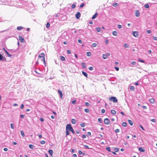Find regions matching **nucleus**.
I'll return each mask as SVG.
<instances>
[{
  "instance_id": "f257e3e1",
  "label": "nucleus",
  "mask_w": 157,
  "mask_h": 157,
  "mask_svg": "<svg viewBox=\"0 0 157 157\" xmlns=\"http://www.w3.org/2000/svg\"><path fill=\"white\" fill-rule=\"evenodd\" d=\"M109 100L112 101H113V102H117L118 101V100L117 98L115 97H112L110 98L109 99Z\"/></svg>"
},
{
  "instance_id": "f03ea898",
  "label": "nucleus",
  "mask_w": 157,
  "mask_h": 157,
  "mask_svg": "<svg viewBox=\"0 0 157 157\" xmlns=\"http://www.w3.org/2000/svg\"><path fill=\"white\" fill-rule=\"evenodd\" d=\"M72 127L71 124H68L66 126V130H68L69 131H70L73 129Z\"/></svg>"
},
{
  "instance_id": "7ed1b4c3",
  "label": "nucleus",
  "mask_w": 157,
  "mask_h": 157,
  "mask_svg": "<svg viewBox=\"0 0 157 157\" xmlns=\"http://www.w3.org/2000/svg\"><path fill=\"white\" fill-rule=\"evenodd\" d=\"M110 56V54L109 53H107L106 54H103L102 55V57L103 59H106L108 57Z\"/></svg>"
},
{
  "instance_id": "20e7f679",
  "label": "nucleus",
  "mask_w": 157,
  "mask_h": 157,
  "mask_svg": "<svg viewBox=\"0 0 157 157\" xmlns=\"http://www.w3.org/2000/svg\"><path fill=\"white\" fill-rule=\"evenodd\" d=\"M133 35L135 37H137L139 36L138 32L137 31H134L133 32Z\"/></svg>"
},
{
  "instance_id": "39448f33",
  "label": "nucleus",
  "mask_w": 157,
  "mask_h": 157,
  "mask_svg": "<svg viewBox=\"0 0 157 157\" xmlns=\"http://www.w3.org/2000/svg\"><path fill=\"white\" fill-rule=\"evenodd\" d=\"M104 123L106 124H109L110 123L109 120L107 118L105 119L104 120Z\"/></svg>"
},
{
  "instance_id": "423d86ee",
  "label": "nucleus",
  "mask_w": 157,
  "mask_h": 157,
  "mask_svg": "<svg viewBox=\"0 0 157 157\" xmlns=\"http://www.w3.org/2000/svg\"><path fill=\"white\" fill-rule=\"evenodd\" d=\"M44 56V54L43 53H42L39 55V58H41V60H42L44 59H45Z\"/></svg>"
},
{
  "instance_id": "0eeeda50",
  "label": "nucleus",
  "mask_w": 157,
  "mask_h": 157,
  "mask_svg": "<svg viewBox=\"0 0 157 157\" xmlns=\"http://www.w3.org/2000/svg\"><path fill=\"white\" fill-rule=\"evenodd\" d=\"M18 37H19V39L21 42L23 43V42H24L25 40H24V39L21 36H18Z\"/></svg>"
},
{
  "instance_id": "6e6552de",
  "label": "nucleus",
  "mask_w": 157,
  "mask_h": 157,
  "mask_svg": "<svg viewBox=\"0 0 157 157\" xmlns=\"http://www.w3.org/2000/svg\"><path fill=\"white\" fill-rule=\"evenodd\" d=\"M80 16L81 14L79 12H78L75 15V17L76 18L78 19L80 18Z\"/></svg>"
},
{
  "instance_id": "1a4fd4ad",
  "label": "nucleus",
  "mask_w": 157,
  "mask_h": 157,
  "mask_svg": "<svg viewBox=\"0 0 157 157\" xmlns=\"http://www.w3.org/2000/svg\"><path fill=\"white\" fill-rule=\"evenodd\" d=\"M135 15L137 17H138L140 16V12L138 10H136L135 11Z\"/></svg>"
},
{
  "instance_id": "9d476101",
  "label": "nucleus",
  "mask_w": 157,
  "mask_h": 157,
  "mask_svg": "<svg viewBox=\"0 0 157 157\" xmlns=\"http://www.w3.org/2000/svg\"><path fill=\"white\" fill-rule=\"evenodd\" d=\"M149 101L151 103H152V104H154L155 102V100L153 98H151V99H150L149 100Z\"/></svg>"
},
{
  "instance_id": "9b49d317",
  "label": "nucleus",
  "mask_w": 157,
  "mask_h": 157,
  "mask_svg": "<svg viewBox=\"0 0 157 157\" xmlns=\"http://www.w3.org/2000/svg\"><path fill=\"white\" fill-rule=\"evenodd\" d=\"M58 92L59 93V94H60V96L61 98H62L63 96V94L62 93V92L60 90H58Z\"/></svg>"
},
{
  "instance_id": "f8f14e48",
  "label": "nucleus",
  "mask_w": 157,
  "mask_h": 157,
  "mask_svg": "<svg viewBox=\"0 0 157 157\" xmlns=\"http://www.w3.org/2000/svg\"><path fill=\"white\" fill-rule=\"evenodd\" d=\"M81 65H82V67L84 68H86V64H85V63H81Z\"/></svg>"
},
{
  "instance_id": "ddd939ff",
  "label": "nucleus",
  "mask_w": 157,
  "mask_h": 157,
  "mask_svg": "<svg viewBox=\"0 0 157 157\" xmlns=\"http://www.w3.org/2000/svg\"><path fill=\"white\" fill-rule=\"evenodd\" d=\"M82 74L84 76H85L86 77H88V75L85 72L83 71H82Z\"/></svg>"
},
{
  "instance_id": "4468645a",
  "label": "nucleus",
  "mask_w": 157,
  "mask_h": 157,
  "mask_svg": "<svg viewBox=\"0 0 157 157\" xmlns=\"http://www.w3.org/2000/svg\"><path fill=\"white\" fill-rule=\"evenodd\" d=\"M128 122L129 124L131 125L132 126L133 125V122L132 121H131V120H128Z\"/></svg>"
},
{
  "instance_id": "2eb2a0df",
  "label": "nucleus",
  "mask_w": 157,
  "mask_h": 157,
  "mask_svg": "<svg viewBox=\"0 0 157 157\" xmlns=\"http://www.w3.org/2000/svg\"><path fill=\"white\" fill-rule=\"evenodd\" d=\"M97 14L98 13H95V14L92 17V19H94L95 18L97 17Z\"/></svg>"
},
{
  "instance_id": "dca6fc26",
  "label": "nucleus",
  "mask_w": 157,
  "mask_h": 157,
  "mask_svg": "<svg viewBox=\"0 0 157 157\" xmlns=\"http://www.w3.org/2000/svg\"><path fill=\"white\" fill-rule=\"evenodd\" d=\"M112 34L114 36H117V33L116 31H113L112 33Z\"/></svg>"
},
{
  "instance_id": "f3484780",
  "label": "nucleus",
  "mask_w": 157,
  "mask_h": 157,
  "mask_svg": "<svg viewBox=\"0 0 157 157\" xmlns=\"http://www.w3.org/2000/svg\"><path fill=\"white\" fill-rule=\"evenodd\" d=\"M49 153L51 155V156H52L53 151L52 150H50L48 151Z\"/></svg>"
},
{
  "instance_id": "a211bd4d",
  "label": "nucleus",
  "mask_w": 157,
  "mask_h": 157,
  "mask_svg": "<svg viewBox=\"0 0 157 157\" xmlns=\"http://www.w3.org/2000/svg\"><path fill=\"white\" fill-rule=\"evenodd\" d=\"M139 150L141 152H144L145 151V150L141 147L139 148Z\"/></svg>"
},
{
  "instance_id": "6ab92c4d",
  "label": "nucleus",
  "mask_w": 157,
  "mask_h": 157,
  "mask_svg": "<svg viewBox=\"0 0 157 157\" xmlns=\"http://www.w3.org/2000/svg\"><path fill=\"white\" fill-rule=\"evenodd\" d=\"M71 122L73 124H75L76 123V122L75 120V119H71Z\"/></svg>"
},
{
  "instance_id": "aec40b11",
  "label": "nucleus",
  "mask_w": 157,
  "mask_h": 157,
  "mask_svg": "<svg viewBox=\"0 0 157 157\" xmlns=\"http://www.w3.org/2000/svg\"><path fill=\"white\" fill-rule=\"evenodd\" d=\"M60 58L61 60L62 61H64L65 60V58L62 56H60Z\"/></svg>"
},
{
  "instance_id": "412c9836",
  "label": "nucleus",
  "mask_w": 157,
  "mask_h": 157,
  "mask_svg": "<svg viewBox=\"0 0 157 157\" xmlns=\"http://www.w3.org/2000/svg\"><path fill=\"white\" fill-rule=\"evenodd\" d=\"M23 28L21 26L18 27L17 28V29L18 30H21L22 29H23Z\"/></svg>"
},
{
  "instance_id": "4be33fe9",
  "label": "nucleus",
  "mask_w": 157,
  "mask_h": 157,
  "mask_svg": "<svg viewBox=\"0 0 157 157\" xmlns=\"http://www.w3.org/2000/svg\"><path fill=\"white\" fill-rule=\"evenodd\" d=\"M111 113L113 114H115L116 113V111L114 110H112Z\"/></svg>"
},
{
  "instance_id": "5701e85b",
  "label": "nucleus",
  "mask_w": 157,
  "mask_h": 157,
  "mask_svg": "<svg viewBox=\"0 0 157 157\" xmlns=\"http://www.w3.org/2000/svg\"><path fill=\"white\" fill-rule=\"evenodd\" d=\"M86 55L87 56H91V54L90 52H87L86 53Z\"/></svg>"
},
{
  "instance_id": "b1692460",
  "label": "nucleus",
  "mask_w": 157,
  "mask_h": 157,
  "mask_svg": "<svg viewBox=\"0 0 157 157\" xmlns=\"http://www.w3.org/2000/svg\"><path fill=\"white\" fill-rule=\"evenodd\" d=\"M21 133L22 137H24L25 136V135L23 131H21Z\"/></svg>"
},
{
  "instance_id": "393cba45",
  "label": "nucleus",
  "mask_w": 157,
  "mask_h": 157,
  "mask_svg": "<svg viewBox=\"0 0 157 157\" xmlns=\"http://www.w3.org/2000/svg\"><path fill=\"white\" fill-rule=\"evenodd\" d=\"M96 30L98 32H100L101 31V28L100 27H97L96 28Z\"/></svg>"
},
{
  "instance_id": "a878e982",
  "label": "nucleus",
  "mask_w": 157,
  "mask_h": 157,
  "mask_svg": "<svg viewBox=\"0 0 157 157\" xmlns=\"http://www.w3.org/2000/svg\"><path fill=\"white\" fill-rule=\"evenodd\" d=\"M130 90L132 91H134V87L133 86H132L130 87Z\"/></svg>"
},
{
  "instance_id": "bb28decb",
  "label": "nucleus",
  "mask_w": 157,
  "mask_h": 157,
  "mask_svg": "<svg viewBox=\"0 0 157 157\" xmlns=\"http://www.w3.org/2000/svg\"><path fill=\"white\" fill-rule=\"evenodd\" d=\"M122 125L124 127H126L127 125V124L125 122H123L122 124Z\"/></svg>"
},
{
  "instance_id": "cd10ccee",
  "label": "nucleus",
  "mask_w": 157,
  "mask_h": 157,
  "mask_svg": "<svg viewBox=\"0 0 157 157\" xmlns=\"http://www.w3.org/2000/svg\"><path fill=\"white\" fill-rule=\"evenodd\" d=\"M97 44L94 43L92 44V46L94 48L95 47L97 46Z\"/></svg>"
},
{
  "instance_id": "c85d7f7f",
  "label": "nucleus",
  "mask_w": 157,
  "mask_h": 157,
  "mask_svg": "<svg viewBox=\"0 0 157 157\" xmlns=\"http://www.w3.org/2000/svg\"><path fill=\"white\" fill-rule=\"evenodd\" d=\"M113 6L116 7L118 6V4L117 3H113Z\"/></svg>"
},
{
  "instance_id": "c756f323",
  "label": "nucleus",
  "mask_w": 157,
  "mask_h": 157,
  "mask_svg": "<svg viewBox=\"0 0 157 157\" xmlns=\"http://www.w3.org/2000/svg\"><path fill=\"white\" fill-rule=\"evenodd\" d=\"M34 147V145L32 144H30L29 145V147L30 149H33V148Z\"/></svg>"
},
{
  "instance_id": "7c9ffc66",
  "label": "nucleus",
  "mask_w": 157,
  "mask_h": 157,
  "mask_svg": "<svg viewBox=\"0 0 157 157\" xmlns=\"http://www.w3.org/2000/svg\"><path fill=\"white\" fill-rule=\"evenodd\" d=\"M124 46L126 48H128L129 47L128 45L126 43L124 44Z\"/></svg>"
},
{
  "instance_id": "2f4dec72",
  "label": "nucleus",
  "mask_w": 157,
  "mask_h": 157,
  "mask_svg": "<svg viewBox=\"0 0 157 157\" xmlns=\"http://www.w3.org/2000/svg\"><path fill=\"white\" fill-rule=\"evenodd\" d=\"M69 131H68V130H66V136H67V135L69 134Z\"/></svg>"
},
{
  "instance_id": "473e14b6",
  "label": "nucleus",
  "mask_w": 157,
  "mask_h": 157,
  "mask_svg": "<svg viewBox=\"0 0 157 157\" xmlns=\"http://www.w3.org/2000/svg\"><path fill=\"white\" fill-rule=\"evenodd\" d=\"M149 5L148 4H146L144 6V7L146 8H148L149 7Z\"/></svg>"
},
{
  "instance_id": "72a5a7b5",
  "label": "nucleus",
  "mask_w": 157,
  "mask_h": 157,
  "mask_svg": "<svg viewBox=\"0 0 157 157\" xmlns=\"http://www.w3.org/2000/svg\"><path fill=\"white\" fill-rule=\"evenodd\" d=\"M84 111L86 113H89V110L88 109H85Z\"/></svg>"
},
{
  "instance_id": "f704fd0d",
  "label": "nucleus",
  "mask_w": 157,
  "mask_h": 157,
  "mask_svg": "<svg viewBox=\"0 0 157 157\" xmlns=\"http://www.w3.org/2000/svg\"><path fill=\"white\" fill-rule=\"evenodd\" d=\"M40 144H45V142L44 141V140H42L41 141H40Z\"/></svg>"
},
{
  "instance_id": "c9c22d12",
  "label": "nucleus",
  "mask_w": 157,
  "mask_h": 157,
  "mask_svg": "<svg viewBox=\"0 0 157 157\" xmlns=\"http://www.w3.org/2000/svg\"><path fill=\"white\" fill-rule=\"evenodd\" d=\"M117 27L118 29H121L122 28V26L121 25H117Z\"/></svg>"
},
{
  "instance_id": "e433bc0d",
  "label": "nucleus",
  "mask_w": 157,
  "mask_h": 157,
  "mask_svg": "<svg viewBox=\"0 0 157 157\" xmlns=\"http://www.w3.org/2000/svg\"><path fill=\"white\" fill-rule=\"evenodd\" d=\"M106 150L109 152L111 151L110 148L109 147H107L106 148Z\"/></svg>"
},
{
  "instance_id": "4c0bfd02",
  "label": "nucleus",
  "mask_w": 157,
  "mask_h": 157,
  "mask_svg": "<svg viewBox=\"0 0 157 157\" xmlns=\"http://www.w3.org/2000/svg\"><path fill=\"white\" fill-rule=\"evenodd\" d=\"M76 6L75 4H73L71 6V8L72 9H74L75 8Z\"/></svg>"
},
{
  "instance_id": "58836bf2",
  "label": "nucleus",
  "mask_w": 157,
  "mask_h": 157,
  "mask_svg": "<svg viewBox=\"0 0 157 157\" xmlns=\"http://www.w3.org/2000/svg\"><path fill=\"white\" fill-rule=\"evenodd\" d=\"M152 38L153 39H154V40H157V37H156V36H152Z\"/></svg>"
},
{
  "instance_id": "ea45409f",
  "label": "nucleus",
  "mask_w": 157,
  "mask_h": 157,
  "mask_svg": "<svg viewBox=\"0 0 157 157\" xmlns=\"http://www.w3.org/2000/svg\"><path fill=\"white\" fill-rule=\"evenodd\" d=\"M6 54L8 55V56L9 57H10L12 56V55L10 54L8 52H7Z\"/></svg>"
},
{
  "instance_id": "a19ab883",
  "label": "nucleus",
  "mask_w": 157,
  "mask_h": 157,
  "mask_svg": "<svg viewBox=\"0 0 157 157\" xmlns=\"http://www.w3.org/2000/svg\"><path fill=\"white\" fill-rule=\"evenodd\" d=\"M114 150L116 152H117L119 151V149L118 148H115L114 149Z\"/></svg>"
},
{
  "instance_id": "79ce46f5",
  "label": "nucleus",
  "mask_w": 157,
  "mask_h": 157,
  "mask_svg": "<svg viewBox=\"0 0 157 157\" xmlns=\"http://www.w3.org/2000/svg\"><path fill=\"white\" fill-rule=\"evenodd\" d=\"M11 128L12 129H13L14 128V126L13 125V124H10Z\"/></svg>"
},
{
  "instance_id": "37998d69",
  "label": "nucleus",
  "mask_w": 157,
  "mask_h": 157,
  "mask_svg": "<svg viewBox=\"0 0 157 157\" xmlns=\"http://www.w3.org/2000/svg\"><path fill=\"white\" fill-rule=\"evenodd\" d=\"M84 147H85L86 148V149H91V148H90L87 145H84Z\"/></svg>"
},
{
  "instance_id": "c03bdc74",
  "label": "nucleus",
  "mask_w": 157,
  "mask_h": 157,
  "mask_svg": "<svg viewBox=\"0 0 157 157\" xmlns=\"http://www.w3.org/2000/svg\"><path fill=\"white\" fill-rule=\"evenodd\" d=\"M98 121L100 123H101L102 122L101 119V118H99L98 119Z\"/></svg>"
},
{
  "instance_id": "a18cd8bd",
  "label": "nucleus",
  "mask_w": 157,
  "mask_h": 157,
  "mask_svg": "<svg viewBox=\"0 0 157 157\" xmlns=\"http://www.w3.org/2000/svg\"><path fill=\"white\" fill-rule=\"evenodd\" d=\"M80 126L82 127H84L85 126V124L84 123H82L80 124Z\"/></svg>"
},
{
  "instance_id": "49530a36",
  "label": "nucleus",
  "mask_w": 157,
  "mask_h": 157,
  "mask_svg": "<svg viewBox=\"0 0 157 157\" xmlns=\"http://www.w3.org/2000/svg\"><path fill=\"white\" fill-rule=\"evenodd\" d=\"M151 30H147V32L148 34H150L151 33Z\"/></svg>"
},
{
  "instance_id": "de8ad7c7",
  "label": "nucleus",
  "mask_w": 157,
  "mask_h": 157,
  "mask_svg": "<svg viewBox=\"0 0 157 157\" xmlns=\"http://www.w3.org/2000/svg\"><path fill=\"white\" fill-rule=\"evenodd\" d=\"M136 62L134 61H133L131 62V64L132 65H135L136 64Z\"/></svg>"
},
{
  "instance_id": "09e8293b",
  "label": "nucleus",
  "mask_w": 157,
  "mask_h": 157,
  "mask_svg": "<svg viewBox=\"0 0 157 157\" xmlns=\"http://www.w3.org/2000/svg\"><path fill=\"white\" fill-rule=\"evenodd\" d=\"M120 130L118 129H116L115 131V132H116V133H117V132H120Z\"/></svg>"
},
{
  "instance_id": "8fccbe9b",
  "label": "nucleus",
  "mask_w": 157,
  "mask_h": 157,
  "mask_svg": "<svg viewBox=\"0 0 157 157\" xmlns=\"http://www.w3.org/2000/svg\"><path fill=\"white\" fill-rule=\"evenodd\" d=\"M50 26V24H49V23H48L47 24H46V27L47 28H48Z\"/></svg>"
},
{
  "instance_id": "3c124183",
  "label": "nucleus",
  "mask_w": 157,
  "mask_h": 157,
  "mask_svg": "<svg viewBox=\"0 0 157 157\" xmlns=\"http://www.w3.org/2000/svg\"><path fill=\"white\" fill-rule=\"evenodd\" d=\"M89 70H90V71H92V70H93V68L92 67H89Z\"/></svg>"
},
{
  "instance_id": "603ef678",
  "label": "nucleus",
  "mask_w": 157,
  "mask_h": 157,
  "mask_svg": "<svg viewBox=\"0 0 157 157\" xmlns=\"http://www.w3.org/2000/svg\"><path fill=\"white\" fill-rule=\"evenodd\" d=\"M78 152L79 155H82V152L81 151H79Z\"/></svg>"
},
{
  "instance_id": "864d4df0",
  "label": "nucleus",
  "mask_w": 157,
  "mask_h": 157,
  "mask_svg": "<svg viewBox=\"0 0 157 157\" xmlns=\"http://www.w3.org/2000/svg\"><path fill=\"white\" fill-rule=\"evenodd\" d=\"M71 102L73 104H75L76 103V100L72 101Z\"/></svg>"
},
{
  "instance_id": "5fc2aeb1",
  "label": "nucleus",
  "mask_w": 157,
  "mask_h": 157,
  "mask_svg": "<svg viewBox=\"0 0 157 157\" xmlns=\"http://www.w3.org/2000/svg\"><path fill=\"white\" fill-rule=\"evenodd\" d=\"M3 56L2 55L0 54V60H1L2 59Z\"/></svg>"
},
{
  "instance_id": "6e6d98bb",
  "label": "nucleus",
  "mask_w": 157,
  "mask_h": 157,
  "mask_svg": "<svg viewBox=\"0 0 157 157\" xmlns=\"http://www.w3.org/2000/svg\"><path fill=\"white\" fill-rule=\"evenodd\" d=\"M24 105L23 104H22L21 106V109H23L24 108Z\"/></svg>"
},
{
  "instance_id": "4d7b16f0",
  "label": "nucleus",
  "mask_w": 157,
  "mask_h": 157,
  "mask_svg": "<svg viewBox=\"0 0 157 157\" xmlns=\"http://www.w3.org/2000/svg\"><path fill=\"white\" fill-rule=\"evenodd\" d=\"M85 105L86 106H90V104L88 102H86L85 103Z\"/></svg>"
},
{
  "instance_id": "13d9d810",
  "label": "nucleus",
  "mask_w": 157,
  "mask_h": 157,
  "mask_svg": "<svg viewBox=\"0 0 157 157\" xmlns=\"http://www.w3.org/2000/svg\"><path fill=\"white\" fill-rule=\"evenodd\" d=\"M101 112L102 113H103L105 112V110L104 109H103L101 110Z\"/></svg>"
},
{
  "instance_id": "bf43d9fd",
  "label": "nucleus",
  "mask_w": 157,
  "mask_h": 157,
  "mask_svg": "<svg viewBox=\"0 0 157 157\" xmlns=\"http://www.w3.org/2000/svg\"><path fill=\"white\" fill-rule=\"evenodd\" d=\"M139 126H140V128H141L143 130H145V129H144V128L143 127L142 125H139Z\"/></svg>"
},
{
  "instance_id": "052dcab7",
  "label": "nucleus",
  "mask_w": 157,
  "mask_h": 157,
  "mask_svg": "<svg viewBox=\"0 0 157 157\" xmlns=\"http://www.w3.org/2000/svg\"><path fill=\"white\" fill-rule=\"evenodd\" d=\"M138 61L140 62H142V63H144V61L143 60L139 59L138 60Z\"/></svg>"
},
{
  "instance_id": "680f3d73",
  "label": "nucleus",
  "mask_w": 157,
  "mask_h": 157,
  "mask_svg": "<svg viewBox=\"0 0 157 157\" xmlns=\"http://www.w3.org/2000/svg\"><path fill=\"white\" fill-rule=\"evenodd\" d=\"M84 6V4L83 3L82 4L80 5V7L82 8V7H83Z\"/></svg>"
},
{
  "instance_id": "e2e57ef3",
  "label": "nucleus",
  "mask_w": 157,
  "mask_h": 157,
  "mask_svg": "<svg viewBox=\"0 0 157 157\" xmlns=\"http://www.w3.org/2000/svg\"><path fill=\"white\" fill-rule=\"evenodd\" d=\"M115 69L117 71H119V68L118 67H115Z\"/></svg>"
},
{
  "instance_id": "0e129e2a",
  "label": "nucleus",
  "mask_w": 157,
  "mask_h": 157,
  "mask_svg": "<svg viewBox=\"0 0 157 157\" xmlns=\"http://www.w3.org/2000/svg\"><path fill=\"white\" fill-rule=\"evenodd\" d=\"M105 43L106 44H108L109 43V40H105Z\"/></svg>"
},
{
  "instance_id": "69168bd1",
  "label": "nucleus",
  "mask_w": 157,
  "mask_h": 157,
  "mask_svg": "<svg viewBox=\"0 0 157 157\" xmlns=\"http://www.w3.org/2000/svg\"><path fill=\"white\" fill-rule=\"evenodd\" d=\"M78 42L79 43H80V44H82V42L81 40H78Z\"/></svg>"
},
{
  "instance_id": "338daca9",
  "label": "nucleus",
  "mask_w": 157,
  "mask_h": 157,
  "mask_svg": "<svg viewBox=\"0 0 157 157\" xmlns=\"http://www.w3.org/2000/svg\"><path fill=\"white\" fill-rule=\"evenodd\" d=\"M86 135H83L82 136V137L83 138H85L86 137Z\"/></svg>"
},
{
  "instance_id": "774afa93",
  "label": "nucleus",
  "mask_w": 157,
  "mask_h": 157,
  "mask_svg": "<svg viewBox=\"0 0 157 157\" xmlns=\"http://www.w3.org/2000/svg\"><path fill=\"white\" fill-rule=\"evenodd\" d=\"M4 150L5 151H8V149L6 148H4Z\"/></svg>"
}]
</instances>
